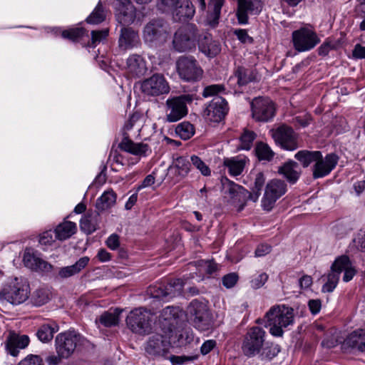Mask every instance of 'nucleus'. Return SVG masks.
I'll return each instance as SVG.
<instances>
[{"mask_svg":"<svg viewBox=\"0 0 365 365\" xmlns=\"http://www.w3.org/2000/svg\"><path fill=\"white\" fill-rule=\"evenodd\" d=\"M247 158L245 157H234L225 158L224 160V165L228 168L229 173L233 176L240 175L245 166Z\"/></svg>","mask_w":365,"mask_h":365,"instance_id":"obj_35","label":"nucleus"},{"mask_svg":"<svg viewBox=\"0 0 365 365\" xmlns=\"http://www.w3.org/2000/svg\"><path fill=\"white\" fill-rule=\"evenodd\" d=\"M108 29H105L103 30H96L91 31V41L89 43L91 47H96L97 43H99L103 40L106 39L108 36Z\"/></svg>","mask_w":365,"mask_h":365,"instance_id":"obj_48","label":"nucleus"},{"mask_svg":"<svg viewBox=\"0 0 365 365\" xmlns=\"http://www.w3.org/2000/svg\"><path fill=\"white\" fill-rule=\"evenodd\" d=\"M175 133L183 140L190 139L195 134L193 125L187 121H184L175 128Z\"/></svg>","mask_w":365,"mask_h":365,"instance_id":"obj_43","label":"nucleus"},{"mask_svg":"<svg viewBox=\"0 0 365 365\" xmlns=\"http://www.w3.org/2000/svg\"><path fill=\"white\" fill-rule=\"evenodd\" d=\"M121 150L139 157H145L149 150V145L143 143H134L129 138L127 133L123 134V138L118 145Z\"/></svg>","mask_w":365,"mask_h":365,"instance_id":"obj_24","label":"nucleus"},{"mask_svg":"<svg viewBox=\"0 0 365 365\" xmlns=\"http://www.w3.org/2000/svg\"><path fill=\"white\" fill-rule=\"evenodd\" d=\"M292 41L295 49L299 52L309 51L319 43V38L313 31L302 28L292 33Z\"/></svg>","mask_w":365,"mask_h":365,"instance_id":"obj_14","label":"nucleus"},{"mask_svg":"<svg viewBox=\"0 0 365 365\" xmlns=\"http://www.w3.org/2000/svg\"><path fill=\"white\" fill-rule=\"evenodd\" d=\"M320 151H309V150H300L295 155V158L303 165L307 168L312 163H316L318 159H320Z\"/></svg>","mask_w":365,"mask_h":365,"instance_id":"obj_37","label":"nucleus"},{"mask_svg":"<svg viewBox=\"0 0 365 365\" xmlns=\"http://www.w3.org/2000/svg\"><path fill=\"white\" fill-rule=\"evenodd\" d=\"M190 162L185 157H179L175 160L173 169L180 178L185 177L190 170Z\"/></svg>","mask_w":365,"mask_h":365,"instance_id":"obj_41","label":"nucleus"},{"mask_svg":"<svg viewBox=\"0 0 365 365\" xmlns=\"http://www.w3.org/2000/svg\"><path fill=\"white\" fill-rule=\"evenodd\" d=\"M222 184L225 194H226L234 203H240V205H245L248 201L256 202V195L250 194V192L242 185L230 180L227 178L222 180Z\"/></svg>","mask_w":365,"mask_h":365,"instance_id":"obj_13","label":"nucleus"},{"mask_svg":"<svg viewBox=\"0 0 365 365\" xmlns=\"http://www.w3.org/2000/svg\"><path fill=\"white\" fill-rule=\"evenodd\" d=\"M83 34L84 29L83 28H75L63 31L61 35L64 38L76 41L81 38Z\"/></svg>","mask_w":365,"mask_h":365,"instance_id":"obj_50","label":"nucleus"},{"mask_svg":"<svg viewBox=\"0 0 365 365\" xmlns=\"http://www.w3.org/2000/svg\"><path fill=\"white\" fill-rule=\"evenodd\" d=\"M264 182H265V178L264 176V174L262 173H258L256 175V178L255 180V185L252 188V191L250 192V194L256 195V196H257L256 202L257 201V200L260 195V192H261V190L264 185Z\"/></svg>","mask_w":365,"mask_h":365,"instance_id":"obj_51","label":"nucleus"},{"mask_svg":"<svg viewBox=\"0 0 365 365\" xmlns=\"http://www.w3.org/2000/svg\"><path fill=\"white\" fill-rule=\"evenodd\" d=\"M116 195L113 191H106L97 200L96 205H112L115 202Z\"/></svg>","mask_w":365,"mask_h":365,"instance_id":"obj_49","label":"nucleus"},{"mask_svg":"<svg viewBox=\"0 0 365 365\" xmlns=\"http://www.w3.org/2000/svg\"><path fill=\"white\" fill-rule=\"evenodd\" d=\"M343 346L359 352H365V330L359 329L353 331L344 339Z\"/></svg>","mask_w":365,"mask_h":365,"instance_id":"obj_27","label":"nucleus"},{"mask_svg":"<svg viewBox=\"0 0 365 365\" xmlns=\"http://www.w3.org/2000/svg\"><path fill=\"white\" fill-rule=\"evenodd\" d=\"M237 280H238V275L235 272L230 273V274L225 275L222 279V284L226 288L233 287L235 285V284L237 283Z\"/></svg>","mask_w":365,"mask_h":365,"instance_id":"obj_61","label":"nucleus"},{"mask_svg":"<svg viewBox=\"0 0 365 365\" xmlns=\"http://www.w3.org/2000/svg\"><path fill=\"white\" fill-rule=\"evenodd\" d=\"M29 343V338L27 335H21L11 331L5 341V348L9 354L16 356L19 353V349L26 348Z\"/></svg>","mask_w":365,"mask_h":365,"instance_id":"obj_23","label":"nucleus"},{"mask_svg":"<svg viewBox=\"0 0 365 365\" xmlns=\"http://www.w3.org/2000/svg\"><path fill=\"white\" fill-rule=\"evenodd\" d=\"M168 358L173 365H177L183 364L186 361H195V359H197V355L191 356L171 355Z\"/></svg>","mask_w":365,"mask_h":365,"instance_id":"obj_59","label":"nucleus"},{"mask_svg":"<svg viewBox=\"0 0 365 365\" xmlns=\"http://www.w3.org/2000/svg\"><path fill=\"white\" fill-rule=\"evenodd\" d=\"M197 45L199 51L210 58L216 56L221 51L220 42L213 40L212 36L208 33L200 34Z\"/></svg>","mask_w":365,"mask_h":365,"instance_id":"obj_21","label":"nucleus"},{"mask_svg":"<svg viewBox=\"0 0 365 365\" xmlns=\"http://www.w3.org/2000/svg\"><path fill=\"white\" fill-rule=\"evenodd\" d=\"M99 212L97 210H88L80 220V228L86 235H91L97 230Z\"/></svg>","mask_w":365,"mask_h":365,"instance_id":"obj_32","label":"nucleus"},{"mask_svg":"<svg viewBox=\"0 0 365 365\" xmlns=\"http://www.w3.org/2000/svg\"><path fill=\"white\" fill-rule=\"evenodd\" d=\"M173 19L176 21H185L193 17L195 10L190 0H180L172 9Z\"/></svg>","mask_w":365,"mask_h":365,"instance_id":"obj_25","label":"nucleus"},{"mask_svg":"<svg viewBox=\"0 0 365 365\" xmlns=\"http://www.w3.org/2000/svg\"><path fill=\"white\" fill-rule=\"evenodd\" d=\"M19 365H44L43 359L38 355H29L21 360Z\"/></svg>","mask_w":365,"mask_h":365,"instance_id":"obj_58","label":"nucleus"},{"mask_svg":"<svg viewBox=\"0 0 365 365\" xmlns=\"http://www.w3.org/2000/svg\"><path fill=\"white\" fill-rule=\"evenodd\" d=\"M234 34L243 43H252L253 42V38L248 35L247 31L245 29H235L234 31Z\"/></svg>","mask_w":365,"mask_h":365,"instance_id":"obj_62","label":"nucleus"},{"mask_svg":"<svg viewBox=\"0 0 365 365\" xmlns=\"http://www.w3.org/2000/svg\"><path fill=\"white\" fill-rule=\"evenodd\" d=\"M267 333L259 327L250 328L244 335L241 349L247 358L256 356L261 361H270L280 352L279 345L266 341Z\"/></svg>","mask_w":365,"mask_h":365,"instance_id":"obj_1","label":"nucleus"},{"mask_svg":"<svg viewBox=\"0 0 365 365\" xmlns=\"http://www.w3.org/2000/svg\"><path fill=\"white\" fill-rule=\"evenodd\" d=\"M58 331V326L56 323L44 324L37 330L36 336L43 343L48 342L53 339V334Z\"/></svg>","mask_w":365,"mask_h":365,"instance_id":"obj_36","label":"nucleus"},{"mask_svg":"<svg viewBox=\"0 0 365 365\" xmlns=\"http://www.w3.org/2000/svg\"><path fill=\"white\" fill-rule=\"evenodd\" d=\"M127 69L133 77L137 78L143 76L147 71L145 61L137 54L131 55L127 59Z\"/></svg>","mask_w":365,"mask_h":365,"instance_id":"obj_31","label":"nucleus"},{"mask_svg":"<svg viewBox=\"0 0 365 365\" xmlns=\"http://www.w3.org/2000/svg\"><path fill=\"white\" fill-rule=\"evenodd\" d=\"M234 76L237 78V83L239 86H243L250 82L259 80L258 73L254 68L238 66L234 71Z\"/></svg>","mask_w":365,"mask_h":365,"instance_id":"obj_29","label":"nucleus"},{"mask_svg":"<svg viewBox=\"0 0 365 365\" xmlns=\"http://www.w3.org/2000/svg\"><path fill=\"white\" fill-rule=\"evenodd\" d=\"M264 319V326L269 327V333L274 336L281 337L284 329L294 324V309L284 304L272 306L265 314Z\"/></svg>","mask_w":365,"mask_h":365,"instance_id":"obj_2","label":"nucleus"},{"mask_svg":"<svg viewBox=\"0 0 365 365\" xmlns=\"http://www.w3.org/2000/svg\"><path fill=\"white\" fill-rule=\"evenodd\" d=\"M351 265V262L349 258L346 255H342L335 259L331 267V271L340 275L342 272H344Z\"/></svg>","mask_w":365,"mask_h":365,"instance_id":"obj_45","label":"nucleus"},{"mask_svg":"<svg viewBox=\"0 0 365 365\" xmlns=\"http://www.w3.org/2000/svg\"><path fill=\"white\" fill-rule=\"evenodd\" d=\"M301 172V168L298 163L293 160L284 163L278 169V173L282 175L291 184H294L298 180Z\"/></svg>","mask_w":365,"mask_h":365,"instance_id":"obj_30","label":"nucleus"},{"mask_svg":"<svg viewBox=\"0 0 365 365\" xmlns=\"http://www.w3.org/2000/svg\"><path fill=\"white\" fill-rule=\"evenodd\" d=\"M76 231V223L64 220L56 227L54 230L55 237L58 240L64 241L69 239Z\"/></svg>","mask_w":365,"mask_h":365,"instance_id":"obj_33","label":"nucleus"},{"mask_svg":"<svg viewBox=\"0 0 365 365\" xmlns=\"http://www.w3.org/2000/svg\"><path fill=\"white\" fill-rule=\"evenodd\" d=\"M106 18V11L102 3L99 1L93 12L86 19V21L88 24H98L105 21Z\"/></svg>","mask_w":365,"mask_h":365,"instance_id":"obj_39","label":"nucleus"},{"mask_svg":"<svg viewBox=\"0 0 365 365\" xmlns=\"http://www.w3.org/2000/svg\"><path fill=\"white\" fill-rule=\"evenodd\" d=\"M150 294L154 298L168 300V289L165 284L155 286L150 289Z\"/></svg>","mask_w":365,"mask_h":365,"instance_id":"obj_52","label":"nucleus"},{"mask_svg":"<svg viewBox=\"0 0 365 365\" xmlns=\"http://www.w3.org/2000/svg\"><path fill=\"white\" fill-rule=\"evenodd\" d=\"M338 160L339 157L335 153H329L323 158L321 153L320 159L313 166V178L317 179L329 175L337 165Z\"/></svg>","mask_w":365,"mask_h":365,"instance_id":"obj_19","label":"nucleus"},{"mask_svg":"<svg viewBox=\"0 0 365 365\" xmlns=\"http://www.w3.org/2000/svg\"><path fill=\"white\" fill-rule=\"evenodd\" d=\"M173 326L168 322V331L165 335L155 334L150 336L145 344L146 354L153 357H167V354L171 347L170 335Z\"/></svg>","mask_w":365,"mask_h":365,"instance_id":"obj_6","label":"nucleus"},{"mask_svg":"<svg viewBox=\"0 0 365 365\" xmlns=\"http://www.w3.org/2000/svg\"><path fill=\"white\" fill-rule=\"evenodd\" d=\"M143 94L148 97H157L170 92L168 82L163 74L155 73L140 83Z\"/></svg>","mask_w":365,"mask_h":365,"instance_id":"obj_10","label":"nucleus"},{"mask_svg":"<svg viewBox=\"0 0 365 365\" xmlns=\"http://www.w3.org/2000/svg\"><path fill=\"white\" fill-rule=\"evenodd\" d=\"M256 137L257 135L254 131L245 129L240 137L242 148L250 150Z\"/></svg>","mask_w":365,"mask_h":365,"instance_id":"obj_47","label":"nucleus"},{"mask_svg":"<svg viewBox=\"0 0 365 365\" xmlns=\"http://www.w3.org/2000/svg\"><path fill=\"white\" fill-rule=\"evenodd\" d=\"M161 316L165 322H170L179 317V309L175 307H167L161 312Z\"/></svg>","mask_w":365,"mask_h":365,"instance_id":"obj_53","label":"nucleus"},{"mask_svg":"<svg viewBox=\"0 0 365 365\" xmlns=\"http://www.w3.org/2000/svg\"><path fill=\"white\" fill-rule=\"evenodd\" d=\"M188 312L192 317L194 326L200 331L207 330L210 327V318L206 305L197 300H192L188 307Z\"/></svg>","mask_w":365,"mask_h":365,"instance_id":"obj_15","label":"nucleus"},{"mask_svg":"<svg viewBox=\"0 0 365 365\" xmlns=\"http://www.w3.org/2000/svg\"><path fill=\"white\" fill-rule=\"evenodd\" d=\"M98 327L102 325L105 327H111L118 324L119 314L115 312H104L95 320Z\"/></svg>","mask_w":365,"mask_h":365,"instance_id":"obj_38","label":"nucleus"},{"mask_svg":"<svg viewBox=\"0 0 365 365\" xmlns=\"http://www.w3.org/2000/svg\"><path fill=\"white\" fill-rule=\"evenodd\" d=\"M190 160L192 165L196 167V168H197L203 175L208 176L210 175V168L199 157L192 155L191 156Z\"/></svg>","mask_w":365,"mask_h":365,"instance_id":"obj_54","label":"nucleus"},{"mask_svg":"<svg viewBox=\"0 0 365 365\" xmlns=\"http://www.w3.org/2000/svg\"><path fill=\"white\" fill-rule=\"evenodd\" d=\"M54 231L47 230L43 232L39 235L38 242L41 245H52L55 240H56L55 235L53 236Z\"/></svg>","mask_w":365,"mask_h":365,"instance_id":"obj_55","label":"nucleus"},{"mask_svg":"<svg viewBox=\"0 0 365 365\" xmlns=\"http://www.w3.org/2000/svg\"><path fill=\"white\" fill-rule=\"evenodd\" d=\"M272 137L277 144L287 150H294L298 147L295 133L289 126H279L272 131Z\"/></svg>","mask_w":365,"mask_h":365,"instance_id":"obj_17","label":"nucleus"},{"mask_svg":"<svg viewBox=\"0 0 365 365\" xmlns=\"http://www.w3.org/2000/svg\"><path fill=\"white\" fill-rule=\"evenodd\" d=\"M225 0H210L207 4V21L209 25L215 26L218 24L221 9Z\"/></svg>","mask_w":365,"mask_h":365,"instance_id":"obj_34","label":"nucleus"},{"mask_svg":"<svg viewBox=\"0 0 365 365\" xmlns=\"http://www.w3.org/2000/svg\"><path fill=\"white\" fill-rule=\"evenodd\" d=\"M135 9L131 2L119 3L117 8L116 19L121 26L131 24L135 19Z\"/></svg>","mask_w":365,"mask_h":365,"instance_id":"obj_26","label":"nucleus"},{"mask_svg":"<svg viewBox=\"0 0 365 365\" xmlns=\"http://www.w3.org/2000/svg\"><path fill=\"white\" fill-rule=\"evenodd\" d=\"M39 257H36L34 254L29 252H25L23 257V261L26 267L31 269L36 268V263Z\"/></svg>","mask_w":365,"mask_h":365,"instance_id":"obj_57","label":"nucleus"},{"mask_svg":"<svg viewBox=\"0 0 365 365\" xmlns=\"http://www.w3.org/2000/svg\"><path fill=\"white\" fill-rule=\"evenodd\" d=\"M81 340L80 334L74 331L58 334L55 339L56 350L63 359L68 358L76 350Z\"/></svg>","mask_w":365,"mask_h":365,"instance_id":"obj_12","label":"nucleus"},{"mask_svg":"<svg viewBox=\"0 0 365 365\" xmlns=\"http://www.w3.org/2000/svg\"><path fill=\"white\" fill-rule=\"evenodd\" d=\"M250 106L252 117L257 122H268L275 115V105L268 98H255L251 101Z\"/></svg>","mask_w":365,"mask_h":365,"instance_id":"obj_11","label":"nucleus"},{"mask_svg":"<svg viewBox=\"0 0 365 365\" xmlns=\"http://www.w3.org/2000/svg\"><path fill=\"white\" fill-rule=\"evenodd\" d=\"M339 279V275L337 273L331 271L327 275V282L323 285L322 291L323 292H331L336 288Z\"/></svg>","mask_w":365,"mask_h":365,"instance_id":"obj_46","label":"nucleus"},{"mask_svg":"<svg viewBox=\"0 0 365 365\" xmlns=\"http://www.w3.org/2000/svg\"><path fill=\"white\" fill-rule=\"evenodd\" d=\"M49 300V294L47 290L43 289H36L31 297V302L34 306L41 307Z\"/></svg>","mask_w":365,"mask_h":365,"instance_id":"obj_44","label":"nucleus"},{"mask_svg":"<svg viewBox=\"0 0 365 365\" xmlns=\"http://www.w3.org/2000/svg\"><path fill=\"white\" fill-rule=\"evenodd\" d=\"M29 284L22 279L15 277L0 291V304L9 302L19 305L29 299Z\"/></svg>","mask_w":365,"mask_h":365,"instance_id":"obj_3","label":"nucleus"},{"mask_svg":"<svg viewBox=\"0 0 365 365\" xmlns=\"http://www.w3.org/2000/svg\"><path fill=\"white\" fill-rule=\"evenodd\" d=\"M308 307L310 310V312L316 315L317 314L322 308V301L319 299H309L308 302Z\"/></svg>","mask_w":365,"mask_h":365,"instance_id":"obj_64","label":"nucleus"},{"mask_svg":"<svg viewBox=\"0 0 365 365\" xmlns=\"http://www.w3.org/2000/svg\"><path fill=\"white\" fill-rule=\"evenodd\" d=\"M256 155L260 160H271L274 156L273 151L264 143H257L255 149Z\"/></svg>","mask_w":365,"mask_h":365,"instance_id":"obj_42","label":"nucleus"},{"mask_svg":"<svg viewBox=\"0 0 365 365\" xmlns=\"http://www.w3.org/2000/svg\"><path fill=\"white\" fill-rule=\"evenodd\" d=\"M176 68L180 77L185 81L196 82L202 77L203 71L192 56L179 57L176 61Z\"/></svg>","mask_w":365,"mask_h":365,"instance_id":"obj_8","label":"nucleus"},{"mask_svg":"<svg viewBox=\"0 0 365 365\" xmlns=\"http://www.w3.org/2000/svg\"><path fill=\"white\" fill-rule=\"evenodd\" d=\"M153 314L144 307H138L131 310L126 317L127 327L134 334L138 335L149 334L153 329Z\"/></svg>","mask_w":365,"mask_h":365,"instance_id":"obj_4","label":"nucleus"},{"mask_svg":"<svg viewBox=\"0 0 365 365\" xmlns=\"http://www.w3.org/2000/svg\"><path fill=\"white\" fill-rule=\"evenodd\" d=\"M268 279V275L263 272L258 275L253 277L250 281V286L252 288L257 289L262 287Z\"/></svg>","mask_w":365,"mask_h":365,"instance_id":"obj_56","label":"nucleus"},{"mask_svg":"<svg viewBox=\"0 0 365 365\" xmlns=\"http://www.w3.org/2000/svg\"><path fill=\"white\" fill-rule=\"evenodd\" d=\"M287 190V185L281 180H272L267 183L263 197L264 205L274 203Z\"/></svg>","mask_w":365,"mask_h":365,"instance_id":"obj_20","label":"nucleus"},{"mask_svg":"<svg viewBox=\"0 0 365 365\" xmlns=\"http://www.w3.org/2000/svg\"><path fill=\"white\" fill-rule=\"evenodd\" d=\"M145 43L151 46H160L167 40L168 32L165 21L162 19H153L148 21L143 32Z\"/></svg>","mask_w":365,"mask_h":365,"instance_id":"obj_7","label":"nucleus"},{"mask_svg":"<svg viewBox=\"0 0 365 365\" xmlns=\"http://www.w3.org/2000/svg\"><path fill=\"white\" fill-rule=\"evenodd\" d=\"M140 43V37L138 31L133 28L121 26L118 38V47L122 51L130 49L137 46Z\"/></svg>","mask_w":365,"mask_h":365,"instance_id":"obj_22","label":"nucleus"},{"mask_svg":"<svg viewBox=\"0 0 365 365\" xmlns=\"http://www.w3.org/2000/svg\"><path fill=\"white\" fill-rule=\"evenodd\" d=\"M165 285L170 299L182 294L185 282L182 279H173Z\"/></svg>","mask_w":365,"mask_h":365,"instance_id":"obj_40","label":"nucleus"},{"mask_svg":"<svg viewBox=\"0 0 365 365\" xmlns=\"http://www.w3.org/2000/svg\"><path fill=\"white\" fill-rule=\"evenodd\" d=\"M88 257H81L75 264L71 266H66L58 269L57 275L55 277L56 279H67L72 276L78 274L82 269H83L89 262Z\"/></svg>","mask_w":365,"mask_h":365,"instance_id":"obj_28","label":"nucleus"},{"mask_svg":"<svg viewBox=\"0 0 365 365\" xmlns=\"http://www.w3.org/2000/svg\"><path fill=\"white\" fill-rule=\"evenodd\" d=\"M200 31L193 24L180 27L174 34L173 46L178 52H188L196 47Z\"/></svg>","mask_w":365,"mask_h":365,"instance_id":"obj_5","label":"nucleus"},{"mask_svg":"<svg viewBox=\"0 0 365 365\" xmlns=\"http://www.w3.org/2000/svg\"><path fill=\"white\" fill-rule=\"evenodd\" d=\"M229 110L227 101L216 96L204 110L206 119L210 122L219 123L225 118Z\"/></svg>","mask_w":365,"mask_h":365,"instance_id":"obj_16","label":"nucleus"},{"mask_svg":"<svg viewBox=\"0 0 365 365\" xmlns=\"http://www.w3.org/2000/svg\"><path fill=\"white\" fill-rule=\"evenodd\" d=\"M237 18L239 24L248 22V14H258L262 9V0H237Z\"/></svg>","mask_w":365,"mask_h":365,"instance_id":"obj_18","label":"nucleus"},{"mask_svg":"<svg viewBox=\"0 0 365 365\" xmlns=\"http://www.w3.org/2000/svg\"><path fill=\"white\" fill-rule=\"evenodd\" d=\"M217 342L214 339L205 341L200 347V352L202 355L209 354L214 348H215Z\"/></svg>","mask_w":365,"mask_h":365,"instance_id":"obj_63","label":"nucleus"},{"mask_svg":"<svg viewBox=\"0 0 365 365\" xmlns=\"http://www.w3.org/2000/svg\"><path fill=\"white\" fill-rule=\"evenodd\" d=\"M224 90L222 85H210L204 88L202 92L203 97H209L219 93Z\"/></svg>","mask_w":365,"mask_h":365,"instance_id":"obj_60","label":"nucleus"},{"mask_svg":"<svg viewBox=\"0 0 365 365\" xmlns=\"http://www.w3.org/2000/svg\"><path fill=\"white\" fill-rule=\"evenodd\" d=\"M192 96L183 94L166 101V120L170 123L180 120L187 114V104L192 103Z\"/></svg>","mask_w":365,"mask_h":365,"instance_id":"obj_9","label":"nucleus"}]
</instances>
